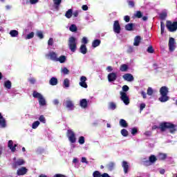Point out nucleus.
I'll list each match as a JSON object with an SVG mask.
<instances>
[{"instance_id": "nucleus-1", "label": "nucleus", "mask_w": 177, "mask_h": 177, "mask_svg": "<svg viewBox=\"0 0 177 177\" xmlns=\"http://www.w3.org/2000/svg\"><path fill=\"white\" fill-rule=\"evenodd\" d=\"M176 127V124L171 122H163L160 124L159 127L154 125L153 129H160L161 132H165L167 129H169L170 133H175L176 131H177Z\"/></svg>"}, {"instance_id": "nucleus-2", "label": "nucleus", "mask_w": 177, "mask_h": 177, "mask_svg": "<svg viewBox=\"0 0 177 177\" xmlns=\"http://www.w3.org/2000/svg\"><path fill=\"white\" fill-rule=\"evenodd\" d=\"M168 87L164 86H162L160 89V93L161 96L159 97V102L162 103H165V102H168L169 100V97L168 96Z\"/></svg>"}, {"instance_id": "nucleus-3", "label": "nucleus", "mask_w": 177, "mask_h": 177, "mask_svg": "<svg viewBox=\"0 0 177 177\" xmlns=\"http://www.w3.org/2000/svg\"><path fill=\"white\" fill-rule=\"evenodd\" d=\"M68 42L70 50L73 53L75 52V50H77V39L75 37L72 36L69 37Z\"/></svg>"}, {"instance_id": "nucleus-4", "label": "nucleus", "mask_w": 177, "mask_h": 177, "mask_svg": "<svg viewBox=\"0 0 177 177\" xmlns=\"http://www.w3.org/2000/svg\"><path fill=\"white\" fill-rule=\"evenodd\" d=\"M166 27L170 32H174L177 30V21L172 23L171 21H167Z\"/></svg>"}, {"instance_id": "nucleus-5", "label": "nucleus", "mask_w": 177, "mask_h": 177, "mask_svg": "<svg viewBox=\"0 0 177 177\" xmlns=\"http://www.w3.org/2000/svg\"><path fill=\"white\" fill-rule=\"evenodd\" d=\"M66 135L71 143H75L77 142V138H75V133H74L73 130L71 129L67 130Z\"/></svg>"}, {"instance_id": "nucleus-6", "label": "nucleus", "mask_w": 177, "mask_h": 177, "mask_svg": "<svg viewBox=\"0 0 177 177\" xmlns=\"http://www.w3.org/2000/svg\"><path fill=\"white\" fill-rule=\"evenodd\" d=\"M120 94L121 100L126 104V106H128V104H129V97L127 95V93L120 91Z\"/></svg>"}, {"instance_id": "nucleus-7", "label": "nucleus", "mask_w": 177, "mask_h": 177, "mask_svg": "<svg viewBox=\"0 0 177 177\" xmlns=\"http://www.w3.org/2000/svg\"><path fill=\"white\" fill-rule=\"evenodd\" d=\"M175 39L174 37H169V49L170 52L175 50Z\"/></svg>"}, {"instance_id": "nucleus-8", "label": "nucleus", "mask_w": 177, "mask_h": 177, "mask_svg": "<svg viewBox=\"0 0 177 177\" xmlns=\"http://www.w3.org/2000/svg\"><path fill=\"white\" fill-rule=\"evenodd\" d=\"M113 31L116 34H120L121 32V26L120 25V21H115L113 24Z\"/></svg>"}, {"instance_id": "nucleus-9", "label": "nucleus", "mask_w": 177, "mask_h": 177, "mask_svg": "<svg viewBox=\"0 0 177 177\" xmlns=\"http://www.w3.org/2000/svg\"><path fill=\"white\" fill-rule=\"evenodd\" d=\"M27 172H28V169H27L26 167H22L17 169V175H18V176H23L24 175H26Z\"/></svg>"}, {"instance_id": "nucleus-10", "label": "nucleus", "mask_w": 177, "mask_h": 177, "mask_svg": "<svg viewBox=\"0 0 177 177\" xmlns=\"http://www.w3.org/2000/svg\"><path fill=\"white\" fill-rule=\"evenodd\" d=\"M24 164H26V161L23 159H18L12 163V168L16 169L17 167H20V165H24Z\"/></svg>"}, {"instance_id": "nucleus-11", "label": "nucleus", "mask_w": 177, "mask_h": 177, "mask_svg": "<svg viewBox=\"0 0 177 177\" xmlns=\"http://www.w3.org/2000/svg\"><path fill=\"white\" fill-rule=\"evenodd\" d=\"M157 161V158L154 155H151L149 156V160L145 162V163L149 166L151 165V164H153V162H156Z\"/></svg>"}, {"instance_id": "nucleus-12", "label": "nucleus", "mask_w": 177, "mask_h": 177, "mask_svg": "<svg viewBox=\"0 0 177 177\" xmlns=\"http://www.w3.org/2000/svg\"><path fill=\"white\" fill-rule=\"evenodd\" d=\"M86 77L85 76H82L80 77V82L79 83V85L82 86V88H88V84H86Z\"/></svg>"}, {"instance_id": "nucleus-13", "label": "nucleus", "mask_w": 177, "mask_h": 177, "mask_svg": "<svg viewBox=\"0 0 177 177\" xmlns=\"http://www.w3.org/2000/svg\"><path fill=\"white\" fill-rule=\"evenodd\" d=\"M122 78L124 80V81H127L128 82H132V81L134 80L133 75H132L131 73H125L122 76Z\"/></svg>"}, {"instance_id": "nucleus-14", "label": "nucleus", "mask_w": 177, "mask_h": 177, "mask_svg": "<svg viewBox=\"0 0 177 177\" xmlns=\"http://www.w3.org/2000/svg\"><path fill=\"white\" fill-rule=\"evenodd\" d=\"M117 80V73H111L108 75V81L109 82H114Z\"/></svg>"}, {"instance_id": "nucleus-15", "label": "nucleus", "mask_w": 177, "mask_h": 177, "mask_svg": "<svg viewBox=\"0 0 177 177\" xmlns=\"http://www.w3.org/2000/svg\"><path fill=\"white\" fill-rule=\"evenodd\" d=\"M46 57H50L53 62H57V54L55 52H50L48 54H46Z\"/></svg>"}, {"instance_id": "nucleus-16", "label": "nucleus", "mask_w": 177, "mask_h": 177, "mask_svg": "<svg viewBox=\"0 0 177 177\" xmlns=\"http://www.w3.org/2000/svg\"><path fill=\"white\" fill-rule=\"evenodd\" d=\"M122 167L123 168L124 174H128V170L129 169V165H128V162L124 160L122 162Z\"/></svg>"}, {"instance_id": "nucleus-17", "label": "nucleus", "mask_w": 177, "mask_h": 177, "mask_svg": "<svg viewBox=\"0 0 177 177\" xmlns=\"http://www.w3.org/2000/svg\"><path fill=\"white\" fill-rule=\"evenodd\" d=\"M80 106L82 109H86V107H88V100L85 98L82 99L80 102Z\"/></svg>"}, {"instance_id": "nucleus-18", "label": "nucleus", "mask_w": 177, "mask_h": 177, "mask_svg": "<svg viewBox=\"0 0 177 177\" xmlns=\"http://www.w3.org/2000/svg\"><path fill=\"white\" fill-rule=\"evenodd\" d=\"M120 126L122 127V128H128V123L127 122V120L124 119H120L119 121Z\"/></svg>"}, {"instance_id": "nucleus-19", "label": "nucleus", "mask_w": 177, "mask_h": 177, "mask_svg": "<svg viewBox=\"0 0 177 177\" xmlns=\"http://www.w3.org/2000/svg\"><path fill=\"white\" fill-rule=\"evenodd\" d=\"M80 53H82V55H86V53L88 52L86 46L85 44H82L80 46Z\"/></svg>"}, {"instance_id": "nucleus-20", "label": "nucleus", "mask_w": 177, "mask_h": 177, "mask_svg": "<svg viewBox=\"0 0 177 177\" xmlns=\"http://www.w3.org/2000/svg\"><path fill=\"white\" fill-rule=\"evenodd\" d=\"M141 41H142V37H140V36H136L134 38V43H133L134 46H139V44H140Z\"/></svg>"}, {"instance_id": "nucleus-21", "label": "nucleus", "mask_w": 177, "mask_h": 177, "mask_svg": "<svg viewBox=\"0 0 177 177\" xmlns=\"http://www.w3.org/2000/svg\"><path fill=\"white\" fill-rule=\"evenodd\" d=\"M66 107L69 110H74V104L73 103V101L67 100L66 101Z\"/></svg>"}, {"instance_id": "nucleus-22", "label": "nucleus", "mask_w": 177, "mask_h": 177, "mask_svg": "<svg viewBox=\"0 0 177 177\" xmlns=\"http://www.w3.org/2000/svg\"><path fill=\"white\" fill-rule=\"evenodd\" d=\"M100 44H102V41H100V39H95L92 42V46L93 48H97V46H99Z\"/></svg>"}, {"instance_id": "nucleus-23", "label": "nucleus", "mask_w": 177, "mask_h": 177, "mask_svg": "<svg viewBox=\"0 0 177 177\" xmlns=\"http://www.w3.org/2000/svg\"><path fill=\"white\" fill-rule=\"evenodd\" d=\"M133 26H135V24L132 23L127 24V25H125L124 28L127 31H132L133 30Z\"/></svg>"}, {"instance_id": "nucleus-24", "label": "nucleus", "mask_w": 177, "mask_h": 177, "mask_svg": "<svg viewBox=\"0 0 177 177\" xmlns=\"http://www.w3.org/2000/svg\"><path fill=\"white\" fill-rule=\"evenodd\" d=\"M50 85H52L53 86H55L57 84V78L56 77H51L50 81H49Z\"/></svg>"}, {"instance_id": "nucleus-25", "label": "nucleus", "mask_w": 177, "mask_h": 177, "mask_svg": "<svg viewBox=\"0 0 177 177\" xmlns=\"http://www.w3.org/2000/svg\"><path fill=\"white\" fill-rule=\"evenodd\" d=\"M4 86L6 89H11L12 88V82H10V80H6V82H4Z\"/></svg>"}, {"instance_id": "nucleus-26", "label": "nucleus", "mask_w": 177, "mask_h": 177, "mask_svg": "<svg viewBox=\"0 0 177 177\" xmlns=\"http://www.w3.org/2000/svg\"><path fill=\"white\" fill-rule=\"evenodd\" d=\"M65 16L66 19H71L73 17V9L68 10L65 14Z\"/></svg>"}, {"instance_id": "nucleus-27", "label": "nucleus", "mask_w": 177, "mask_h": 177, "mask_svg": "<svg viewBox=\"0 0 177 177\" xmlns=\"http://www.w3.org/2000/svg\"><path fill=\"white\" fill-rule=\"evenodd\" d=\"M115 164L113 162H110L109 164L106 165V168L109 171H113L114 169Z\"/></svg>"}, {"instance_id": "nucleus-28", "label": "nucleus", "mask_w": 177, "mask_h": 177, "mask_svg": "<svg viewBox=\"0 0 177 177\" xmlns=\"http://www.w3.org/2000/svg\"><path fill=\"white\" fill-rule=\"evenodd\" d=\"M8 147L10 149L11 151L15 152L16 151V148L13 147V141L12 140H10L8 141Z\"/></svg>"}, {"instance_id": "nucleus-29", "label": "nucleus", "mask_w": 177, "mask_h": 177, "mask_svg": "<svg viewBox=\"0 0 177 177\" xmlns=\"http://www.w3.org/2000/svg\"><path fill=\"white\" fill-rule=\"evenodd\" d=\"M128 66L125 64H122L120 67V70L122 72V73H125L126 71H128Z\"/></svg>"}, {"instance_id": "nucleus-30", "label": "nucleus", "mask_w": 177, "mask_h": 177, "mask_svg": "<svg viewBox=\"0 0 177 177\" xmlns=\"http://www.w3.org/2000/svg\"><path fill=\"white\" fill-rule=\"evenodd\" d=\"M38 100L40 106H45L46 104V101L45 100V98H44V96L41 95Z\"/></svg>"}, {"instance_id": "nucleus-31", "label": "nucleus", "mask_w": 177, "mask_h": 177, "mask_svg": "<svg viewBox=\"0 0 177 177\" xmlns=\"http://www.w3.org/2000/svg\"><path fill=\"white\" fill-rule=\"evenodd\" d=\"M158 158L159 161H164L167 158V154L166 153H159Z\"/></svg>"}, {"instance_id": "nucleus-32", "label": "nucleus", "mask_w": 177, "mask_h": 177, "mask_svg": "<svg viewBox=\"0 0 177 177\" xmlns=\"http://www.w3.org/2000/svg\"><path fill=\"white\" fill-rule=\"evenodd\" d=\"M135 17H136L137 19H142V17H143V12L140 10H138L136 12V14L134 15Z\"/></svg>"}, {"instance_id": "nucleus-33", "label": "nucleus", "mask_w": 177, "mask_h": 177, "mask_svg": "<svg viewBox=\"0 0 177 177\" xmlns=\"http://www.w3.org/2000/svg\"><path fill=\"white\" fill-rule=\"evenodd\" d=\"M32 96L33 97H35V99H38V100H39V98L42 96L41 93L37 92V91H34L33 93H32Z\"/></svg>"}, {"instance_id": "nucleus-34", "label": "nucleus", "mask_w": 177, "mask_h": 177, "mask_svg": "<svg viewBox=\"0 0 177 177\" xmlns=\"http://www.w3.org/2000/svg\"><path fill=\"white\" fill-rule=\"evenodd\" d=\"M66 59V57L65 55H61L59 58H57V62H59V63H65Z\"/></svg>"}, {"instance_id": "nucleus-35", "label": "nucleus", "mask_w": 177, "mask_h": 177, "mask_svg": "<svg viewBox=\"0 0 177 177\" xmlns=\"http://www.w3.org/2000/svg\"><path fill=\"white\" fill-rule=\"evenodd\" d=\"M54 5H55V9L59 10V6H60V3H62V0H53Z\"/></svg>"}, {"instance_id": "nucleus-36", "label": "nucleus", "mask_w": 177, "mask_h": 177, "mask_svg": "<svg viewBox=\"0 0 177 177\" xmlns=\"http://www.w3.org/2000/svg\"><path fill=\"white\" fill-rule=\"evenodd\" d=\"M10 35L12 37H17V35H19V31L16 30H12L10 32Z\"/></svg>"}, {"instance_id": "nucleus-37", "label": "nucleus", "mask_w": 177, "mask_h": 177, "mask_svg": "<svg viewBox=\"0 0 177 177\" xmlns=\"http://www.w3.org/2000/svg\"><path fill=\"white\" fill-rule=\"evenodd\" d=\"M0 127L1 128L6 127V120H5V118L0 119Z\"/></svg>"}, {"instance_id": "nucleus-38", "label": "nucleus", "mask_w": 177, "mask_h": 177, "mask_svg": "<svg viewBox=\"0 0 177 177\" xmlns=\"http://www.w3.org/2000/svg\"><path fill=\"white\" fill-rule=\"evenodd\" d=\"M120 133L124 138H127V136H128V135H129V133H128V130L125 129H122L120 131Z\"/></svg>"}, {"instance_id": "nucleus-39", "label": "nucleus", "mask_w": 177, "mask_h": 177, "mask_svg": "<svg viewBox=\"0 0 177 177\" xmlns=\"http://www.w3.org/2000/svg\"><path fill=\"white\" fill-rule=\"evenodd\" d=\"M109 109H110V110H115V109H117V105L113 102H109Z\"/></svg>"}, {"instance_id": "nucleus-40", "label": "nucleus", "mask_w": 177, "mask_h": 177, "mask_svg": "<svg viewBox=\"0 0 177 177\" xmlns=\"http://www.w3.org/2000/svg\"><path fill=\"white\" fill-rule=\"evenodd\" d=\"M69 30L70 31H71L72 32H75L78 28H77V26H75V24H72L70 27H69Z\"/></svg>"}, {"instance_id": "nucleus-41", "label": "nucleus", "mask_w": 177, "mask_h": 177, "mask_svg": "<svg viewBox=\"0 0 177 177\" xmlns=\"http://www.w3.org/2000/svg\"><path fill=\"white\" fill-rule=\"evenodd\" d=\"M39 121H35L32 124V129H37V128H38V127H39Z\"/></svg>"}, {"instance_id": "nucleus-42", "label": "nucleus", "mask_w": 177, "mask_h": 177, "mask_svg": "<svg viewBox=\"0 0 177 177\" xmlns=\"http://www.w3.org/2000/svg\"><path fill=\"white\" fill-rule=\"evenodd\" d=\"M160 34L162 35L164 34V31L165 30V25L164 24L163 21L160 22Z\"/></svg>"}, {"instance_id": "nucleus-43", "label": "nucleus", "mask_w": 177, "mask_h": 177, "mask_svg": "<svg viewBox=\"0 0 177 177\" xmlns=\"http://www.w3.org/2000/svg\"><path fill=\"white\" fill-rule=\"evenodd\" d=\"M167 12H162L159 15L160 20H165V19H167Z\"/></svg>"}, {"instance_id": "nucleus-44", "label": "nucleus", "mask_w": 177, "mask_h": 177, "mask_svg": "<svg viewBox=\"0 0 177 177\" xmlns=\"http://www.w3.org/2000/svg\"><path fill=\"white\" fill-rule=\"evenodd\" d=\"M64 85L65 86V88H68L70 86V80L67 78H66L64 80Z\"/></svg>"}, {"instance_id": "nucleus-45", "label": "nucleus", "mask_w": 177, "mask_h": 177, "mask_svg": "<svg viewBox=\"0 0 177 177\" xmlns=\"http://www.w3.org/2000/svg\"><path fill=\"white\" fill-rule=\"evenodd\" d=\"M78 142H79L80 145H84V143H85V137L80 136L79 138Z\"/></svg>"}, {"instance_id": "nucleus-46", "label": "nucleus", "mask_w": 177, "mask_h": 177, "mask_svg": "<svg viewBox=\"0 0 177 177\" xmlns=\"http://www.w3.org/2000/svg\"><path fill=\"white\" fill-rule=\"evenodd\" d=\"M39 120L40 122H42L43 124H46V120L45 119V117L44 116V115H40L39 118Z\"/></svg>"}, {"instance_id": "nucleus-47", "label": "nucleus", "mask_w": 177, "mask_h": 177, "mask_svg": "<svg viewBox=\"0 0 177 177\" xmlns=\"http://www.w3.org/2000/svg\"><path fill=\"white\" fill-rule=\"evenodd\" d=\"M32 38H34V32H31L30 33L28 34L26 39H31Z\"/></svg>"}, {"instance_id": "nucleus-48", "label": "nucleus", "mask_w": 177, "mask_h": 177, "mask_svg": "<svg viewBox=\"0 0 177 177\" xmlns=\"http://www.w3.org/2000/svg\"><path fill=\"white\" fill-rule=\"evenodd\" d=\"M153 88L151 87H149L148 89H147V95H149V96H151V95H153Z\"/></svg>"}, {"instance_id": "nucleus-49", "label": "nucleus", "mask_w": 177, "mask_h": 177, "mask_svg": "<svg viewBox=\"0 0 177 177\" xmlns=\"http://www.w3.org/2000/svg\"><path fill=\"white\" fill-rule=\"evenodd\" d=\"M147 52H148V53H154V48H153L152 46H150L147 49Z\"/></svg>"}, {"instance_id": "nucleus-50", "label": "nucleus", "mask_w": 177, "mask_h": 177, "mask_svg": "<svg viewBox=\"0 0 177 177\" xmlns=\"http://www.w3.org/2000/svg\"><path fill=\"white\" fill-rule=\"evenodd\" d=\"M37 37L40 39H43L44 38V33H42L41 31H39L37 32Z\"/></svg>"}, {"instance_id": "nucleus-51", "label": "nucleus", "mask_w": 177, "mask_h": 177, "mask_svg": "<svg viewBox=\"0 0 177 177\" xmlns=\"http://www.w3.org/2000/svg\"><path fill=\"white\" fill-rule=\"evenodd\" d=\"M136 133H138V129L136 127H133L131 129V135H133V136H135V135H136Z\"/></svg>"}, {"instance_id": "nucleus-52", "label": "nucleus", "mask_w": 177, "mask_h": 177, "mask_svg": "<svg viewBox=\"0 0 177 177\" xmlns=\"http://www.w3.org/2000/svg\"><path fill=\"white\" fill-rule=\"evenodd\" d=\"M122 91H122V92H124V93H125V92H128L129 91V86H128L127 85H124L122 86Z\"/></svg>"}, {"instance_id": "nucleus-53", "label": "nucleus", "mask_w": 177, "mask_h": 177, "mask_svg": "<svg viewBox=\"0 0 177 177\" xmlns=\"http://www.w3.org/2000/svg\"><path fill=\"white\" fill-rule=\"evenodd\" d=\"M62 72H63V73H64L65 75H67V74H68V73H70V71H68L67 68L64 67V68L62 69Z\"/></svg>"}, {"instance_id": "nucleus-54", "label": "nucleus", "mask_w": 177, "mask_h": 177, "mask_svg": "<svg viewBox=\"0 0 177 177\" xmlns=\"http://www.w3.org/2000/svg\"><path fill=\"white\" fill-rule=\"evenodd\" d=\"M124 21H126V23H129V21L131 20V17L128 15H126L124 17Z\"/></svg>"}, {"instance_id": "nucleus-55", "label": "nucleus", "mask_w": 177, "mask_h": 177, "mask_svg": "<svg viewBox=\"0 0 177 177\" xmlns=\"http://www.w3.org/2000/svg\"><path fill=\"white\" fill-rule=\"evenodd\" d=\"M48 45H49V46H53V38H50L48 41Z\"/></svg>"}, {"instance_id": "nucleus-56", "label": "nucleus", "mask_w": 177, "mask_h": 177, "mask_svg": "<svg viewBox=\"0 0 177 177\" xmlns=\"http://www.w3.org/2000/svg\"><path fill=\"white\" fill-rule=\"evenodd\" d=\"M133 52V47L129 46L127 49V53H132Z\"/></svg>"}, {"instance_id": "nucleus-57", "label": "nucleus", "mask_w": 177, "mask_h": 177, "mask_svg": "<svg viewBox=\"0 0 177 177\" xmlns=\"http://www.w3.org/2000/svg\"><path fill=\"white\" fill-rule=\"evenodd\" d=\"M39 0H29L30 5H35L38 3Z\"/></svg>"}, {"instance_id": "nucleus-58", "label": "nucleus", "mask_w": 177, "mask_h": 177, "mask_svg": "<svg viewBox=\"0 0 177 177\" xmlns=\"http://www.w3.org/2000/svg\"><path fill=\"white\" fill-rule=\"evenodd\" d=\"M82 44H84V45H85L86 44H88V39H86V37H83V38L82 39Z\"/></svg>"}, {"instance_id": "nucleus-59", "label": "nucleus", "mask_w": 177, "mask_h": 177, "mask_svg": "<svg viewBox=\"0 0 177 177\" xmlns=\"http://www.w3.org/2000/svg\"><path fill=\"white\" fill-rule=\"evenodd\" d=\"M146 107V104L145 103H142L140 105V111H142V110H143V109H145Z\"/></svg>"}, {"instance_id": "nucleus-60", "label": "nucleus", "mask_w": 177, "mask_h": 177, "mask_svg": "<svg viewBox=\"0 0 177 177\" xmlns=\"http://www.w3.org/2000/svg\"><path fill=\"white\" fill-rule=\"evenodd\" d=\"M128 3H129V6H131V8H133V6H135V2L132 1H128Z\"/></svg>"}, {"instance_id": "nucleus-61", "label": "nucleus", "mask_w": 177, "mask_h": 177, "mask_svg": "<svg viewBox=\"0 0 177 177\" xmlns=\"http://www.w3.org/2000/svg\"><path fill=\"white\" fill-rule=\"evenodd\" d=\"M106 70H107L108 73H111V71H113V67L111 66H107Z\"/></svg>"}, {"instance_id": "nucleus-62", "label": "nucleus", "mask_w": 177, "mask_h": 177, "mask_svg": "<svg viewBox=\"0 0 177 177\" xmlns=\"http://www.w3.org/2000/svg\"><path fill=\"white\" fill-rule=\"evenodd\" d=\"M79 13L80 12H78V10H76L73 13V15L74 16V17H78Z\"/></svg>"}, {"instance_id": "nucleus-63", "label": "nucleus", "mask_w": 177, "mask_h": 177, "mask_svg": "<svg viewBox=\"0 0 177 177\" xmlns=\"http://www.w3.org/2000/svg\"><path fill=\"white\" fill-rule=\"evenodd\" d=\"M82 162H84L85 164H88V161L86 160V158L82 157Z\"/></svg>"}, {"instance_id": "nucleus-64", "label": "nucleus", "mask_w": 177, "mask_h": 177, "mask_svg": "<svg viewBox=\"0 0 177 177\" xmlns=\"http://www.w3.org/2000/svg\"><path fill=\"white\" fill-rule=\"evenodd\" d=\"M29 82H30V84H35V80L32 77V78L29 79Z\"/></svg>"}]
</instances>
